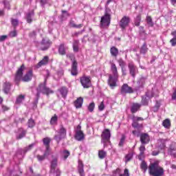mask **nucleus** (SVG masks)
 Masks as SVG:
<instances>
[{"label": "nucleus", "instance_id": "nucleus-21", "mask_svg": "<svg viewBox=\"0 0 176 176\" xmlns=\"http://www.w3.org/2000/svg\"><path fill=\"white\" fill-rule=\"evenodd\" d=\"M142 104L140 103H133L131 106V113H135L138 112V110L141 108Z\"/></svg>", "mask_w": 176, "mask_h": 176}, {"label": "nucleus", "instance_id": "nucleus-8", "mask_svg": "<svg viewBox=\"0 0 176 176\" xmlns=\"http://www.w3.org/2000/svg\"><path fill=\"white\" fill-rule=\"evenodd\" d=\"M35 146V144H32L30 145H29L28 147H26L24 150L19 148L17 151L16 154L15 155L14 157H17L18 159H21L22 157H24L23 155H25V153H27V152H28V151H31L32 149V148H34V146Z\"/></svg>", "mask_w": 176, "mask_h": 176}, {"label": "nucleus", "instance_id": "nucleus-43", "mask_svg": "<svg viewBox=\"0 0 176 176\" xmlns=\"http://www.w3.org/2000/svg\"><path fill=\"white\" fill-rule=\"evenodd\" d=\"M146 20L148 27H153V21H152V18L151 16H146Z\"/></svg>", "mask_w": 176, "mask_h": 176}, {"label": "nucleus", "instance_id": "nucleus-17", "mask_svg": "<svg viewBox=\"0 0 176 176\" xmlns=\"http://www.w3.org/2000/svg\"><path fill=\"white\" fill-rule=\"evenodd\" d=\"M150 141L149 135L147 133H142L140 135V142L142 144V145H146V144H148Z\"/></svg>", "mask_w": 176, "mask_h": 176}, {"label": "nucleus", "instance_id": "nucleus-59", "mask_svg": "<svg viewBox=\"0 0 176 176\" xmlns=\"http://www.w3.org/2000/svg\"><path fill=\"white\" fill-rule=\"evenodd\" d=\"M37 159L38 160V162H43V160H45V159H46V157L43 155H37Z\"/></svg>", "mask_w": 176, "mask_h": 176}, {"label": "nucleus", "instance_id": "nucleus-3", "mask_svg": "<svg viewBox=\"0 0 176 176\" xmlns=\"http://www.w3.org/2000/svg\"><path fill=\"white\" fill-rule=\"evenodd\" d=\"M149 174L151 176L164 175V169L159 165V162H153L148 166Z\"/></svg>", "mask_w": 176, "mask_h": 176}, {"label": "nucleus", "instance_id": "nucleus-11", "mask_svg": "<svg viewBox=\"0 0 176 176\" xmlns=\"http://www.w3.org/2000/svg\"><path fill=\"white\" fill-rule=\"evenodd\" d=\"M81 129L82 126L80 125H78L76 127L75 138L77 141H83L85 140V134Z\"/></svg>", "mask_w": 176, "mask_h": 176}, {"label": "nucleus", "instance_id": "nucleus-13", "mask_svg": "<svg viewBox=\"0 0 176 176\" xmlns=\"http://www.w3.org/2000/svg\"><path fill=\"white\" fill-rule=\"evenodd\" d=\"M65 135H67V131L64 129V127H61L58 131V135L54 136V140H56L58 144V142H60L63 138H65Z\"/></svg>", "mask_w": 176, "mask_h": 176}, {"label": "nucleus", "instance_id": "nucleus-1", "mask_svg": "<svg viewBox=\"0 0 176 176\" xmlns=\"http://www.w3.org/2000/svg\"><path fill=\"white\" fill-rule=\"evenodd\" d=\"M25 69V66L22 65L16 71L15 74L14 80L16 85H19V82L22 80L23 82H30L32 79V70H29L24 76H23V72Z\"/></svg>", "mask_w": 176, "mask_h": 176}, {"label": "nucleus", "instance_id": "nucleus-63", "mask_svg": "<svg viewBox=\"0 0 176 176\" xmlns=\"http://www.w3.org/2000/svg\"><path fill=\"white\" fill-rule=\"evenodd\" d=\"M132 133L133 134V135H135L136 137H140V131L135 130L132 131Z\"/></svg>", "mask_w": 176, "mask_h": 176}, {"label": "nucleus", "instance_id": "nucleus-28", "mask_svg": "<svg viewBox=\"0 0 176 176\" xmlns=\"http://www.w3.org/2000/svg\"><path fill=\"white\" fill-rule=\"evenodd\" d=\"M168 153L170 155V156L176 157V148L175 146H170L168 151Z\"/></svg>", "mask_w": 176, "mask_h": 176}, {"label": "nucleus", "instance_id": "nucleus-33", "mask_svg": "<svg viewBox=\"0 0 176 176\" xmlns=\"http://www.w3.org/2000/svg\"><path fill=\"white\" fill-rule=\"evenodd\" d=\"M78 173L80 176H85V170L83 169V163L82 162L78 164Z\"/></svg>", "mask_w": 176, "mask_h": 176}, {"label": "nucleus", "instance_id": "nucleus-62", "mask_svg": "<svg viewBox=\"0 0 176 176\" xmlns=\"http://www.w3.org/2000/svg\"><path fill=\"white\" fill-rule=\"evenodd\" d=\"M122 73L123 76H126L127 75V70L126 69V67H121Z\"/></svg>", "mask_w": 176, "mask_h": 176}, {"label": "nucleus", "instance_id": "nucleus-26", "mask_svg": "<svg viewBox=\"0 0 176 176\" xmlns=\"http://www.w3.org/2000/svg\"><path fill=\"white\" fill-rule=\"evenodd\" d=\"M110 53L112 57H118L119 55V50H118V48L116 47H111L110 49Z\"/></svg>", "mask_w": 176, "mask_h": 176}, {"label": "nucleus", "instance_id": "nucleus-35", "mask_svg": "<svg viewBox=\"0 0 176 176\" xmlns=\"http://www.w3.org/2000/svg\"><path fill=\"white\" fill-rule=\"evenodd\" d=\"M148 52V47L146 46V43H144L140 48L141 54H146Z\"/></svg>", "mask_w": 176, "mask_h": 176}, {"label": "nucleus", "instance_id": "nucleus-23", "mask_svg": "<svg viewBox=\"0 0 176 176\" xmlns=\"http://www.w3.org/2000/svg\"><path fill=\"white\" fill-rule=\"evenodd\" d=\"M34 10L30 11L29 12L26 13L25 19L26 21L29 23H32V20H34Z\"/></svg>", "mask_w": 176, "mask_h": 176}, {"label": "nucleus", "instance_id": "nucleus-4", "mask_svg": "<svg viewBox=\"0 0 176 176\" xmlns=\"http://www.w3.org/2000/svg\"><path fill=\"white\" fill-rule=\"evenodd\" d=\"M41 93L42 94H46V96H49V94H53L54 91L50 89V88L46 87L45 84H40L38 87L37 88V99L36 100V104H38V99L39 98V95L41 94Z\"/></svg>", "mask_w": 176, "mask_h": 176}, {"label": "nucleus", "instance_id": "nucleus-38", "mask_svg": "<svg viewBox=\"0 0 176 176\" xmlns=\"http://www.w3.org/2000/svg\"><path fill=\"white\" fill-rule=\"evenodd\" d=\"M162 126L165 127V129H170V126H171V122H170L169 119H166L162 122Z\"/></svg>", "mask_w": 176, "mask_h": 176}, {"label": "nucleus", "instance_id": "nucleus-40", "mask_svg": "<svg viewBox=\"0 0 176 176\" xmlns=\"http://www.w3.org/2000/svg\"><path fill=\"white\" fill-rule=\"evenodd\" d=\"M34 126H35V121L32 118H30L28 121V127H29L30 129H32V127H34Z\"/></svg>", "mask_w": 176, "mask_h": 176}, {"label": "nucleus", "instance_id": "nucleus-7", "mask_svg": "<svg viewBox=\"0 0 176 176\" xmlns=\"http://www.w3.org/2000/svg\"><path fill=\"white\" fill-rule=\"evenodd\" d=\"M102 141L104 143V148H107V144H111V131L109 129H105L102 133Z\"/></svg>", "mask_w": 176, "mask_h": 176}, {"label": "nucleus", "instance_id": "nucleus-22", "mask_svg": "<svg viewBox=\"0 0 176 176\" xmlns=\"http://www.w3.org/2000/svg\"><path fill=\"white\" fill-rule=\"evenodd\" d=\"M167 140L166 139H160L157 141V148L162 151L163 149H166V142Z\"/></svg>", "mask_w": 176, "mask_h": 176}, {"label": "nucleus", "instance_id": "nucleus-34", "mask_svg": "<svg viewBox=\"0 0 176 176\" xmlns=\"http://www.w3.org/2000/svg\"><path fill=\"white\" fill-rule=\"evenodd\" d=\"M146 82V77H142L138 81V84L139 85V87H144V85Z\"/></svg>", "mask_w": 176, "mask_h": 176}, {"label": "nucleus", "instance_id": "nucleus-31", "mask_svg": "<svg viewBox=\"0 0 176 176\" xmlns=\"http://www.w3.org/2000/svg\"><path fill=\"white\" fill-rule=\"evenodd\" d=\"M50 142H52V139L50 138H44L43 139V145H45V148L47 146H50Z\"/></svg>", "mask_w": 176, "mask_h": 176}, {"label": "nucleus", "instance_id": "nucleus-47", "mask_svg": "<svg viewBox=\"0 0 176 176\" xmlns=\"http://www.w3.org/2000/svg\"><path fill=\"white\" fill-rule=\"evenodd\" d=\"M118 63L120 67H121V68L126 67V62H124V60H123V59L120 58L118 60Z\"/></svg>", "mask_w": 176, "mask_h": 176}, {"label": "nucleus", "instance_id": "nucleus-46", "mask_svg": "<svg viewBox=\"0 0 176 176\" xmlns=\"http://www.w3.org/2000/svg\"><path fill=\"white\" fill-rule=\"evenodd\" d=\"M146 96L147 98H152V97H155V94L153 93V91H148L146 93Z\"/></svg>", "mask_w": 176, "mask_h": 176}, {"label": "nucleus", "instance_id": "nucleus-45", "mask_svg": "<svg viewBox=\"0 0 176 176\" xmlns=\"http://www.w3.org/2000/svg\"><path fill=\"white\" fill-rule=\"evenodd\" d=\"M142 170L144 171V173L148 170V165L146 164V162L145 161H143L140 166Z\"/></svg>", "mask_w": 176, "mask_h": 176}, {"label": "nucleus", "instance_id": "nucleus-9", "mask_svg": "<svg viewBox=\"0 0 176 176\" xmlns=\"http://www.w3.org/2000/svg\"><path fill=\"white\" fill-rule=\"evenodd\" d=\"M80 83L84 89L91 87V77L83 76L80 78Z\"/></svg>", "mask_w": 176, "mask_h": 176}, {"label": "nucleus", "instance_id": "nucleus-14", "mask_svg": "<svg viewBox=\"0 0 176 176\" xmlns=\"http://www.w3.org/2000/svg\"><path fill=\"white\" fill-rule=\"evenodd\" d=\"M132 127L134 129H140V127H142V124L138 123V122H142V120H144L142 118L133 116L132 117Z\"/></svg>", "mask_w": 176, "mask_h": 176}, {"label": "nucleus", "instance_id": "nucleus-16", "mask_svg": "<svg viewBox=\"0 0 176 176\" xmlns=\"http://www.w3.org/2000/svg\"><path fill=\"white\" fill-rule=\"evenodd\" d=\"M130 23V18L129 16H124L122 18V19L120 21V27L124 30L127 25H129V23Z\"/></svg>", "mask_w": 176, "mask_h": 176}, {"label": "nucleus", "instance_id": "nucleus-30", "mask_svg": "<svg viewBox=\"0 0 176 176\" xmlns=\"http://www.w3.org/2000/svg\"><path fill=\"white\" fill-rule=\"evenodd\" d=\"M171 35L173 36V38L170 40V43L171 46H176V30L172 32Z\"/></svg>", "mask_w": 176, "mask_h": 176}, {"label": "nucleus", "instance_id": "nucleus-52", "mask_svg": "<svg viewBox=\"0 0 176 176\" xmlns=\"http://www.w3.org/2000/svg\"><path fill=\"white\" fill-rule=\"evenodd\" d=\"M3 3L4 8L6 9H8V10H10V4L9 3V2L7 0H4L3 1Z\"/></svg>", "mask_w": 176, "mask_h": 176}, {"label": "nucleus", "instance_id": "nucleus-24", "mask_svg": "<svg viewBox=\"0 0 176 176\" xmlns=\"http://www.w3.org/2000/svg\"><path fill=\"white\" fill-rule=\"evenodd\" d=\"M49 63V57L45 56L36 65V68H41L42 65H46Z\"/></svg>", "mask_w": 176, "mask_h": 176}, {"label": "nucleus", "instance_id": "nucleus-54", "mask_svg": "<svg viewBox=\"0 0 176 176\" xmlns=\"http://www.w3.org/2000/svg\"><path fill=\"white\" fill-rule=\"evenodd\" d=\"M9 36H10V38H14L15 36H17V31L16 30L11 31L9 34Z\"/></svg>", "mask_w": 176, "mask_h": 176}, {"label": "nucleus", "instance_id": "nucleus-49", "mask_svg": "<svg viewBox=\"0 0 176 176\" xmlns=\"http://www.w3.org/2000/svg\"><path fill=\"white\" fill-rule=\"evenodd\" d=\"M50 152H51L50 146L45 147V151L43 155L45 157H47V156H49V155H50Z\"/></svg>", "mask_w": 176, "mask_h": 176}, {"label": "nucleus", "instance_id": "nucleus-39", "mask_svg": "<svg viewBox=\"0 0 176 176\" xmlns=\"http://www.w3.org/2000/svg\"><path fill=\"white\" fill-rule=\"evenodd\" d=\"M57 120H58V117L57 116V115L55 114L54 116L51 118L50 124H57Z\"/></svg>", "mask_w": 176, "mask_h": 176}, {"label": "nucleus", "instance_id": "nucleus-60", "mask_svg": "<svg viewBox=\"0 0 176 176\" xmlns=\"http://www.w3.org/2000/svg\"><path fill=\"white\" fill-rule=\"evenodd\" d=\"M105 109V105L104 104V102H101L100 105L98 106L99 111H104Z\"/></svg>", "mask_w": 176, "mask_h": 176}, {"label": "nucleus", "instance_id": "nucleus-2", "mask_svg": "<svg viewBox=\"0 0 176 176\" xmlns=\"http://www.w3.org/2000/svg\"><path fill=\"white\" fill-rule=\"evenodd\" d=\"M111 69L112 75L109 76L108 85L111 89L116 87V82L119 79V74H118V67L115 63H111Z\"/></svg>", "mask_w": 176, "mask_h": 176}, {"label": "nucleus", "instance_id": "nucleus-15", "mask_svg": "<svg viewBox=\"0 0 176 176\" xmlns=\"http://www.w3.org/2000/svg\"><path fill=\"white\" fill-rule=\"evenodd\" d=\"M134 91L131 87H129L127 84H124L121 87V94H130L133 93Z\"/></svg>", "mask_w": 176, "mask_h": 176}, {"label": "nucleus", "instance_id": "nucleus-48", "mask_svg": "<svg viewBox=\"0 0 176 176\" xmlns=\"http://www.w3.org/2000/svg\"><path fill=\"white\" fill-rule=\"evenodd\" d=\"M96 107V104H94V102H92L89 106H88V110L89 112H93L94 111V108Z\"/></svg>", "mask_w": 176, "mask_h": 176}, {"label": "nucleus", "instance_id": "nucleus-27", "mask_svg": "<svg viewBox=\"0 0 176 176\" xmlns=\"http://www.w3.org/2000/svg\"><path fill=\"white\" fill-rule=\"evenodd\" d=\"M59 92L60 93L63 98H65L67 97V94H68V89L65 87H63L59 89Z\"/></svg>", "mask_w": 176, "mask_h": 176}, {"label": "nucleus", "instance_id": "nucleus-51", "mask_svg": "<svg viewBox=\"0 0 176 176\" xmlns=\"http://www.w3.org/2000/svg\"><path fill=\"white\" fill-rule=\"evenodd\" d=\"M133 159V154L129 153L125 156V162L127 163V162H130Z\"/></svg>", "mask_w": 176, "mask_h": 176}, {"label": "nucleus", "instance_id": "nucleus-44", "mask_svg": "<svg viewBox=\"0 0 176 176\" xmlns=\"http://www.w3.org/2000/svg\"><path fill=\"white\" fill-rule=\"evenodd\" d=\"M124 141H126V135H122L118 144L119 146H123L124 145Z\"/></svg>", "mask_w": 176, "mask_h": 176}, {"label": "nucleus", "instance_id": "nucleus-61", "mask_svg": "<svg viewBox=\"0 0 176 176\" xmlns=\"http://www.w3.org/2000/svg\"><path fill=\"white\" fill-rule=\"evenodd\" d=\"M120 176H130V175L129 174V169L126 168L124 170V173L123 174L120 173Z\"/></svg>", "mask_w": 176, "mask_h": 176}, {"label": "nucleus", "instance_id": "nucleus-58", "mask_svg": "<svg viewBox=\"0 0 176 176\" xmlns=\"http://www.w3.org/2000/svg\"><path fill=\"white\" fill-rule=\"evenodd\" d=\"M160 108V104L157 102L155 106L153 107V111L157 112Z\"/></svg>", "mask_w": 176, "mask_h": 176}, {"label": "nucleus", "instance_id": "nucleus-5", "mask_svg": "<svg viewBox=\"0 0 176 176\" xmlns=\"http://www.w3.org/2000/svg\"><path fill=\"white\" fill-rule=\"evenodd\" d=\"M57 164H58V158L55 157L51 161V166H50V173L51 174H53L54 176H60L61 174V171H60V169L56 170V167H57Z\"/></svg>", "mask_w": 176, "mask_h": 176}, {"label": "nucleus", "instance_id": "nucleus-6", "mask_svg": "<svg viewBox=\"0 0 176 176\" xmlns=\"http://www.w3.org/2000/svg\"><path fill=\"white\" fill-rule=\"evenodd\" d=\"M111 24V14L105 12L104 15L101 17L100 27L101 28H108Z\"/></svg>", "mask_w": 176, "mask_h": 176}, {"label": "nucleus", "instance_id": "nucleus-53", "mask_svg": "<svg viewBox=\"0 0 176 176\" xmlns=\"http://www.w3.org/2000/svg\"><path fill=\"white\" fill-rule=\"evenodd\" d=\"M120 168H117L116 170L113 171L112 176H120Z\"/></svg>", "mask_w": 176, "mask_h": 176}, {"label": "nucleus", "instance_id": "nucleus-41", "mask_svg": "<svg viewBox=\"0 0 176 176\" xmlns=\"http://www.w3.org/2000/svg\"><path fill=\"white\" fill-rule=\"evenodd\" d=\"M140 23H141V15H138L135 19V25L140 27Z\"/></svg>", "mask_w": 176, "mask_h": 176}, {"label": "nucleus", "instance_id": "nucleus-42", "mask_svg": "<svg viewBox=\"0 0 176 176\" xmlns=\"http://www.w3.org/2000/svg\"><path fill=\"white\" fill-rule=\"evenodd\" d=\"M140 153L139 155V159H141V157L144 156V152H145V146H144V144L140 146Z\"/></svg>", "mask_w": 176, "mask_h": 176}, {"label": "nucleus", "instance_id": "nucleus-50", "mask_svg": "<svg viewBox=\"0 0 176 176\" xmlns=\"http://www.w3.org/2000/svg\"><path fill=\"white\" fill-rule=\"evenodd\" d=\"M11 24L13 27L16 28L19 25V20L18 19H11Z\"/></svg>", "mask_w": 176, "mask_h": 176}, {"label": "nucleus", "instance_id": "nucleus-64", "mask_svg": "<svg viewBox=\"0 0 176 176\" xmlns=\"http://www.w3.org/2000/svg\"><path fill=\"white\" fill-rule=\"evenodd\" d=\"M6 38H8V36H6V35L0 36V42H3V41L6 40Z\"/></svg>", "mask_w": 176, "mask_h": 176}, {"label": "nucleus", "instance_id": "nucleus-57", "mask_svg": "<svg viewBox=\"0 0 176 176\" xmlns=\"http://www.w3.org/2000/svg\"><path fill=\"white\" fill-rule=\"evenodd\" d=\"M63 155L64 159H67L68 156H69V151L65 150L63 151Z\"/></svg>", "mask_w": 176, "mask_h": 176}, {"label": "nucleus", "instance_id": "nucleus-55", "mask_svg": "<svg viewBox=\"0 0 176 176\" xmlns=\"http://www.w3.org/2000/svg\"><path fill=\"white\" fill-rule=\"evenodd\" d=\"M142 105H148V99L146 97H142Z\"/></svg>", "mask_w": 176, "mask_h": 176}, {"label": "nucleus", "instance_id": "nucleus-12", "mask_svg": "<svg viewBox=\"0 0 176 176\" xmlns=\"http://www.w3.org/2000/svg\"><path fill=\"white\" fill-rule=\"evenodd\" d=\"M128 67L129 69V74L133 78H135V75L138 74V69L137 68V66L134 65V63L130 62L128 64Z\"/></svg>", "mask_w": 176, "mask_h": 176}, {"label": "nucleus", "instance_id": "nucleus-32", "mask_svg": "<svg viewBox=\"0 0 176 176\" xmlns=\"http://www.w3.org/2000/svg\"><path fill=\"white\" fill-rule=\"evenodd\" d=\"M73 49H74V52H79V41L78 40L74 41Z\"/></svg>", "mask_w": 176, "mask_h": 176}, {"label": "nucleus", "instance_id": "nucleus-20", "mask_svg": "<svg viewBox=\"0 0 176 176\" xmlns=\"http://www.w3.org/2000/svg\"><path fill=\"white\" fill-rule=\"evenodd\" d=\"M12 87V84L8 82H6L3 85V91L5 94H10V87Z\"/></svg>", "mask_w": 176, "mask_h": 176}, {"label": "nucleus", "instance_id": "nucleus-10", "mask_svg": "<svg viewBox=\"0 0 176 176\" xmlns=\"http://www.w3.org/2000/svg\"><path fill=\"white\" fill-rule=\"evenodd\" d=\"M50 45H52L50 40L43 38L41 43L38 45V49L43 51L47 50V49L50 47Z\"/></svg>", "mask_w": 176, "mask_h": 176}, {"label": "nucleus", "instance_id": "nucleus-37", "mask_svg": "<svg viewBox=\"0 0 176 176\" xmlns=\"http://www.w3.org/2000/svg\"><path fill=\"white\" fill-rule=\"evenodd\" d=\"M25 98V96L24 95H19L16 98V100L15 102L16 104H21L23 101H24V99Z\"/></svg>", "mask_w": 176, "mask_h": 176}, {"label": "nucleus", "instance_id": "nucleus-19", "mask_svg": "<svg viewBox=\"0 0 176 176\" xmlns=\"http://www.w3.org/2000/svg\"><path fill=\"white\" fill-rule=\"evenodd\" d=\"M71 74L72 76H76L78 75V63L76 60L72 63Z\"/></svg>", "mask_w": 176, "mask_h": 176}, {"label": "nucleus", "instance_id": "nucleus-29", "mask_svg": "<svg viewBox=\"0 0 176 176\" xmlns=\"http://www.w3.org/2000/svg\"><path fill=\"white\" fill-rule=\"evenodd\" d=\"M69 25L72 28H78V29H80L82 28V27H83V24L76 25L74 21H70Z\"/></svg>", "mask_w": 176, "mask_h": 176}, {"label": "nucleus", "instance_id": "nucleus-18", "mask_svg": "<svg viewBox=\"0 0 176 176\" xmlns=\"http://www.w3.org/2000/svg\"><path fill=\"white\" fill-rule=\"evenodd\" d=\"M67 50H68V47H67L65 44L62 43L59 45L58 53L60 56H65V54H67Z\"/></svg>", "mask_w": 176, "mask_h": 176}, {"label": "nucleus", "instance_id": "nucleus-36", "mask_svg": "<svg viewBox=\"0 0 176 176\" xmlns=\"http://www.w3.org/2000/svg\"><path fill=\"white\" fill-rule=\"evenodd\" d=\"M98 157L100 159H105V157H107V151L104 150H100L98 151Z\"/></svg>", "mask_w": 176, "mask_h": 176}, {"label": "nucleus", "instance_id": "nucleus-25", "mask_svg": "<svg viewBox=\"0 0 176 176\" xmlns=\"http://www.w3.org/2000/svg\"><path fill=\"white\" fill-rule=\"evenodd\" d=\"M82 105H83V98H78L77 100L74 102V106L78 109L82 108Z\"/></svg>", "mask_w": 176, "mask_h": 176}, {"label": "nucleus", "instance_id": "nucleus-56", "mask_svg": "<svg viewBox=\"0 0 176 176\" xmlns=\"http://www.w3.org/2000/svg\"><path fill=\"white\" fill-rule=\"evenodd\" d=\"M26 133L27 131H22L21 133L19 134V136H17L18 140H21V138H23V137H25Z\"/></svg>", "mask_w": 176, "mask_h": 176}]
</instances>
